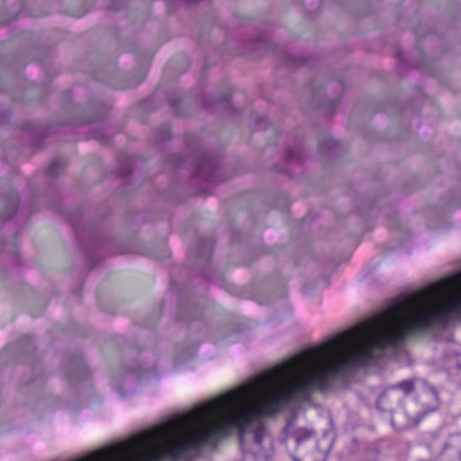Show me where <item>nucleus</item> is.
<instances>
[{
  "instance_id": "1",
  "label": "nucleus",
  "mask_w": 461,
  "mask_h": 461,
  "mask_svg": "<svg viewBox=\"0 0 461 461\" xmlns=\"http://www.w3.org/2000/svg\"><path fill=\"white\" fill-rule=\"evenodd\" d=\"M215 168V161L206 155H202L196 168L195 176L209 178Z\"/></svg>"
},
{
  "instance_id": "8",
  "label": "nucleus",
  "mask_w": 461,
  "mask_h": 461,
  "mask_svg": "<svg viewBox=\"0 0 461 461\" xmlns=\"http://www.w3.org/2000/svg\"><path fill=\"white\" fill-rule=\"evenodd\" d=\"M458 453V457L456 459H455V461H461V449L457 451Z\"/></svg>"
},
{
  "instance_id": "7",
  "label": "nucleus",
  "mask_w": 461,
  "mask_h": 461,
  "mask_svg": "<svg viewBox=\"0 0 461 461\" xmlns=\"http://www.w3.org/2000/svg\"><path fill=\"white\" fill-rule=\"evenodd\" d=\"M423 384L428 389V391L430 392L436 398H438V395L436 388L433 385L428 384L426 381H423Z\"/></svg>"
},
{
  "instance_id": "9",
  "label": "nucleus",
  "mask_w": 461,
  "mask_h": 461,
  "mask_svg": "<svg viewBox=\"0 0 461 461\" xmlns=\"http://www.w3.org/2000/svg\"><path fill=\"white\" fill-rule=\"evenodd\" d=\"M447 449H446L445 452L443 453V456H442L443 459L447 456Z\"/></svg>"
},
{
  "instance_id": "6",
  "label": "nucleus",
  "mask_w": 461,
  "mask_h": 461,
  "mask_svg": "<svg viewBox=\"0 0 461 461\" xmlns=\"http://www.w3.org/2000/svg\"><path fill=\"white\" fill-rule=\"evenodd\" d=\"M335 144H336V143H335V141H334L333 140H331V139H328V140H327V141H326V143H323V144H321V145L320 149H321L322 152H324V151H325V149H331L332 147H334V146H335Z\"/></svg>"
},
{
  "instance_id": "5",
  "label": "nucleus",
  "mask_w": 461,
  "mask_h": 461,
  "mask_svg": "<svg viewBox=\"0 0 461 461\" xmlns=\"http://www.w3.org/2000/svg\"><path fill=\"white\" fill-rule=\"evenodd\" d=\"M59 168V164L57 161H54L49 167L48 173L50 176H56L58 172L57 170Z\"/></svg>"
},
{
  "instance_id": "2",
  "label": "nucleus",
  "mask_w": 461,
  "mask_h": 461,
  "mask_svg": "<svg viewBox=\"0 0 461 461\" xmlns=\"http://www.w3.org/2000/svg\"><path fill=\"white\" fill-rule=\"evenodd\" d=\"M290 437L294 439L297 445H300L305 440L310 439L313 435L314 431L306 428H296L293 429L289 426Z\"/></svg>"
},
{
  "instance_id": "4",
  "label": "nucleus",
  "mask_w": 461,
  "mask_h": 461,
  "mask_svg": "<svg viewBox=\"0 0 461 461\" xmlns=\"http://www.w3.org/2000/svg\"><path fill=\"white\" fill-rule=\"evenodd\" d=\"M18 206V198L17 196H13L6 207L5 215L3 216L5 219L11 218L16 212Z\"/></svg>"
},
{
  "instance_id": "3",
  "label": "nucleus",
  "mask_w": 461,
  "mask_h": 461,
  "mask_svg": "<svg viewBox=\"0 0 461 461\" xmlns=\"http://www.w3.org/2000/svg\"><path fill=\"white\" fill-rule=\"evenodd\" d=\"M392 390H401L404 395L411 394L415 390V380H404L387 388L382 397H384Z\"/></svg>"
}]
</instances>
